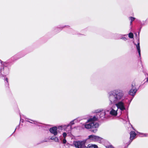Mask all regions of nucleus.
<instances>
[{
  "label": "nucleus",
  "instance_id": "f257e3e1",
  "mask_svg": "<svg viewBox=\"0 0 148 148\" xmlns=\"http://www.w3.org/2000/svg\"><path fill=\"white\" fill-rule=\"evenodd\" d=\"M108 103L111 106L114 105L117 107V109H119L122 112L126 109L125 103L123 100V99L124 93L120 89H115L110 92L108 93Z\"/></svg>",
  "mask_w": 148,
  "mask_h": 148
},
{
  "label": "nucleus",
  "instance_id": "f03ea898",
  "mask_svg": "<svg viewBox=\"0 0 148 148\" xmlns=\"http://www.w3.org/2000/svg\"><path fill=\"white\" fill-rule=\"evenodd\" d=\"M93 113L98 114L99 118L102 119L105 117L106 112L102 109H99L95 110L94 112H93Z\"/></svg>",
  "mask_w": 148,
  "mask_h": 148
},
{
  "label": "nucleus",
  "instance_id": "7ed1b4c3",
  "mask_svg": "<svg viewBox=\"0 0 148 148\" xmlns=\"http://www.w3.org/2000/svg\"><path fill=\"white\" fill-rule=\"evenodd\" d=\"M86 141H75L73 142V145L77 148H82L84 145Z\"/></svg>",
  "mask_w": 148,
  "mask_h": 148
},
{
  "label": "nucleus",
  "instance_id": "20e7f679",
  "mask_svg": "<svg viewBox=\"0 0 148 148\" xmlns=\"http://www.w3.org/2000/svg\"><path fill=\"white\" fill-rule=\"evenodd\" d=\"M111 106L110 111V114L113 116H115L117 114L118 110L116 108L114 105Z\"/></svg>",
  "mask_w": 148,
  "mask_h": 148
},
{
  "label": "nucleus",
  "instance_id": "39448f33",
  "mask_svg": "<svg viewBox=\"0 0 148 148\" xmlns=\"http://www.w3.org/2000/svg\"><path fill=\"white\" fill-rule=\"evenodd\" d=\"M135 84L134 83L132 84V88L130 90L129 92V94L132 96L134 95L137 91V90L136 89V88L135 87Z\"/></svg>",
  "mask_w": 148,
  "mask_h": 148
},
{
  "label": "nucleus",
  "instance_id": "423d86ee",
  "mask_svg": "<svg viewBox=\"0 0 148 148\" xmlns=\"http://www.w3.org/2000/svg\"><path fill=\"white\" fill-rule=\"evenodd\" d=\"M99 126L98 122H93V132H97Z\"/></svg>",
  "mask_w": 148,
  "mask_h": 148
},
{
  "label": "nucleus",
  "instance_id": "0eeeda50",
  "mask_svg": "<svg viewBox=\"0 0 148 148\" xmlns=\"http://www.w3.org/2000/svg\"><path fill=\"white\" fill-rule=\"evenodd\" d=\"M130 143L129 144L132 142V140L135 138L136 134L135 132L134 131H132L130 132Z\"/></svg>",
  "mask_w": 148,
  "mask_h": 148
},
{
  "label": "nucleus",
  "instance_id": "6e6552de",
  "mask_svg": "<svg viewBox=\"0 0 148 148\" xmlns=\"http://www.w3.org/2000/svg\"><path fill=\"white\" fill-rule=\"evenodd\" d=\"M102 138L97 136L93 135V141L97 142L99 143H101V142Z\"/></svg>",
  "mask_w": 148,
  "mask_h": 148
},
{
  "label": "nucleus",
  "instance_id": "1a4fd4ad",
  "mask_svg": "<svg viewBox=\"0 0 148 148\" xmlns=\"http://www.w3.org/2000/svg\"><path fill=\"white\" fill-rule=\"evenodd\" d=\"M57 130V128L55 127L51 128L49 129L50 132L55 136L57 135L58 134Z\"/></svg>",
  "mask_w": 148,
  "mask_h": 148
},
{
  "label": "nucleus",
  "instance_id": "9d476101",
  "mask_svg": "<svg viewBox=\"0 0 148 148\" xmlns=\"http://www.w3.org/2000/svg\"><path fill=\"white\" fill-rule=\"evenodd\" d=\"M92 119H90L88 120L87 122H90V123L87 124L85 125V127L86 129H90L92 127Z\"/></svg>",
  "mask_w": 148,
  "mask_h": 148
},
{
  "label": "nucleus",
  "instance_id": "9b49d317",
  "mask_svg": "<svg viewBox=\"0 0 148 148\" xmlns=\"http://www.w3.org/2000/svg\"><path fill=\"white\" fill-rule=\"evenodd\" d=\"M96 115H93V122H99L100 119L98 114H96Z\"/></svg>",
  "mask_w": 148,
  "mask_h": 148
},
{
  "label": "nucleus",
  "instance_id": "f8f14e48",
  "mask_svg": "<svg viewBox=\"0 0 148 148\" xmlns=\"http://www.w3.org/2000/svg\"><path fill=\"white\" fill-rule=\"evenodd\" d=\"M136 46V49L137 50V51L138 52V53L139 55V56H140V43L139 42V41H138V42L137 44L136 45V44H135Z\"/></svg>",
  "mask_w": 148,
  "mask_h": 148
},
{
  "label": "nucleus",
  "instance_id": "ddd939ff",
  "mask_svg": "<svg viewBox=\"0 0 148 148\" xmlns=\"http://www.w3.org/2000/svg\"><path fill=\"white\" fill-rule=\"evenodd\" d=\"M129 19L131 21H130V25H132V22L134 21V20L135 19V18L132 17H129Z\"/></svg>",
  "mask_w": 148,
  "mask_h": 148
},
{
  "label": "nucleus",
  "instance_id": "4468645a",
  "mask_svg": "<svg viewBox=\"0 0 148 148\" xmlns=\"http://www.w3.org/2000/svg\"><path fill=\"white\" fill-rule=\"evenodd\" d=\"M51 139L52 140H54L56 142H58L59 141V139L58 138L55 136H53L51 137Z\"/></svg>",
  "mask_w": 148,
  "mask_h": 148
},
{
  "label": "nucleus",
  "instance_id": "2eb2a0df",
  "mask_svg": "<svg viewBox=\"0 0 148 148\" xmlns=\"http://www.w3.org/2000/svg\"><path fill=\"white\" fill-rule=\"evenodd\" d=\"M128 36L130 38H132L134 37V34L130 32L128 34Z\"/></svg>",
  "mask_w": 148,
  "mask_h": 148
},
{
  "label": "nucleus",
  "instance_id": "dca6fc26",
  "mask_svg": "<svg viewBox=\"0 0 148 148\" xmlns=\"http://www.w3.org/2000/svg\"><path fill=\"white\" fill-rule=\"evenodd\" d=\"M125 35H122V36L121 37V38H120V39H122L123 40H124L125 41H126L127 40V39L126 37L123 36H125Z\"/></svg>",
  "mask_w": 148,
  "mask_h": 148
},
{
  "label": "nucleus",
  "instance_id": "f3484780",
  "mask_svg": "<svg viewBox=\"0 0 148 148\" xmlns=\"http://www.w3.org/2000/svg\"><path fill=\"white\" fill-rule=\"evenodd\" d=\"M140 135H142V136H141L142 137H143V136H145V137H147L148 136V134H144V133H140V132H139L138 133Z\"/></svg>",
  "mask_w": 148,
  "mask_h": 148
},
{
  "label": "nucleus",
  "instance_id": "a211bd4d",
  "mask_svg": "<svg viewBox=\"0 0 148 148\" xmlns=\"http://www.w3.org/2000/svg\"><path fill=\"white\" fill-rule=\"evenodd\" d=\"M87 147L88 148H92V144H90L88 145Z\"/></svg>",
  "mask_w": 148,
  "mask_h": 148
},
{
  "label": "nucleus",
  "instance_id": "6ab92c4d",
  "mask_svg": "<svg viewBox=\"0 0 148 148\" xmlns=\"http://www.w3.org/2000/svg\"><path fill=\"white\" fill-rule=\"evenodd\" d=\"M63 136L64 138H65L66 136V134L65 132L64 133H63Z\"/></svg>",
  "mask_w": 148,
  "mask_h": 148
},
{
  "label": "nucleus",
  "instance_id": "aec40b11",
  "mask_svg": "<svg viewBox=\"0 0 148 148\" xmlns=\"http://www.w3.org/2000/svg\"><path fill=\"white\" fill-rule=\"evenodd\" d=\"M93 148H98V147L97 145L93 144Z\"/></svg>",
  "mask_w": 148,
  "mask_h": 148
},
{
  "label": "nucleus",
  "instance_id": "412c9836",
  "mask_svg": "<svg viewBox=\"0 0 148 148\" xmlns=\"http://www.w3.org/2000/svg\"><path fill=\"white\" fill-rule=\"evenodd\" d=\"M92 138V135H90L88 136V139H90V138Z\"/></svg>",
  "mask_w": 148,
  "mask_h": 148
},
{
  "label": "nucleus",
  "instance_id": "4be33fe9",
  "mask_svg": "<svg viewBox=\"0 0 148 148\" xmlns=\"http://www.w3.org/2000/svg\"><path fill=\"white\" fill-rule=\"evenodd\" d=\"M66 142V140L65 139H63V143H65Z\"/></svg>",
  "mask_w": 148,
  "mask_h": 148
},
{
  "label": "nucleus",
  "instance_id": "5701e85b",
  "mask_svg": "<svg viewBox=\"0 0 148 148\" xmlns=\"http://www.w3.org/2000/svg\"><path fill=\"white\" fill-rule=\"evenodd\" d=\"M108 148H114V147L112 145H109L108 146Z\"/></svg>",
  "mask_w": 148,
  "mask_h": 148
},
{
  "label": "nucleus",
  "instance_id": "b1692460",
  "mask_svg": "<svg viewBox=\"0 0 148 148\" xmlns=\"http://www.w3.org/2000/svg\"><path fill=\"white\" fill-rule=\"evenodd\" d=\"M70 124L71 125H73L74 124V122L73 121H72L70 122Z\"/></svg>",
  "mask_w": 148,
  "mask_h": 148
},
{
  "label": "nucleus",
  "instance_id": "393cba45",
  "mask_svg": "<svg viewBox=\"0 0 148 148\" xmlns=\"http://www.w3.org/2000/svg\"><path fill=\"white\" fill-rule=\"evenodd\" d=\"M6 81H7V82H8V79L7 78L6 79Z\"/></svg>",
  "mask_w": 148,
  "mask_h": 148
},
{
  "label": "nucleus",
  "instance_id": "a878e982",
  "mask_svg": "<svg viewBox=\"0 0 148 148\" xmlns=\"http://www.w3.org/2000/svg\"><path fill=\"white\" fill-rule=\"evenodd\" d=\"M147 82H148V77L147 78Z\"/></svg>",
  "mask_w": 148,
  "mask_h": 148
},
{
  "label": "nucleus",
  "instance_id": "bb28decb",
  "mask_svg": "<svg viewBox=\"0 0 148 148\" xmlns=\"http://www.w3.org/2000/svg\"><path fill=\"white\" fill-rule=\"evenodd\" d=\"M70 125L69 124L68 125H67V127L69 126Z\"/></svg>",
  "mask_w": 148,
  "mask_h": 148
},
{
  "label": "nucleus",
  "instance_id": "cd10ccee",
  "mask_svg": "<svg viewBox=\"0 0 148 148\" xmlns=\"http://www.w3.org/2000/svg\"><path fill=\"white\" fill-rule=\"evenodd\" d=\"M0 61H1V63H2V61H1V60H0Z\"/></svg>",
  "mask_w": 148,
  "mask_h": 148
},
{
  "label": "nucleus",
  "instance_id": "c85d7f7f",
  "mask_svg": "<svg viewBox=\"0 0 148 148\" xmlns=\"http://www.w3.org/2000/svg\"><path fill=\"white\" fill-rule=\"evenodd\" d=\"M108 146V147L107 148H108V146Z\"/></svg>",
  "mask_w": 148,
  "mask_h": 148
}]
</instances>
